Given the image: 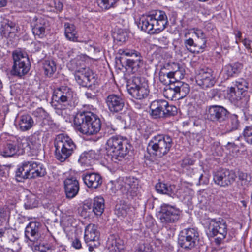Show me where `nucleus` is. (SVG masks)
Segmentation results:
<instances>
[{
    "instance_id": "nucleus-24",
    "label": "nucleus",
    "mask_w": 252,
    "mask_h": 252,
    "mask_svg": "<svg viewBox=\"0 0 252 252\" xmlns=\"http://www.w3.org/2000/svg\"><path fill=\"white\" fill-rule=\"evenodd\" d=\"M19 140L14 138L8 140L1 150V154L5 157H10L15 155L19 149Z\"/></svg>"
},
{
    "instance_id": "nucleus-62",
    "label": "nucleus",
    "mask_w": 252,
    "mask_h": 252,
    "mask_svg": "<svg viewBox=\"0 0 252 252\" xmlns=\"http://www.w3.org/2000/svg\"><path fill=\"white\" fill-rule=\"evenodd\" d=\"M117 128L113 125L110 124L107 125L105 127V132L108 134H112L116 130Z\"/></svg>"
},
{
    "instance_id": "nucleus-64",
    "label": "nucleus",
    "mask_w": 252,
    "mask_h": 252,
    "mask_svg": "<svg viewBox=\"0 0 252 252\" xmlns=\"http://www.w3.org/2000/svg\"><path fill=\"white\" fill-rule=\"evenodd\" d=\"M54 7L58 11H61L63 7V3L61 0H54Z\"/></svg>"
},
{
    "instance_id": "nucleus-44",
    "label": "nucleus",
    "mask_w": 252,
    "mask_h": 252,
    "mask_svg": "<svg viewBox=\"0 0 252 252\" xmlns=\"http://www.w3.org/2000/svg\"><path fill=\"white\" fill-rule=\"evenodd\" d=\"M64 189H79V183L76 177H71L64 181Z\"/></svg>"
},
{
    "instance_id": "nucleus-46",
    "label": "nucleus",
    "mask_w": 252,
    "mask_h": 252,
    "mask_svg": "<svg viewBox=\"0 0 252 252\" xmlns=\"http://www.w3.org/2000/svg\"><path fill=\"white\" fill-rule=\"evenodd\" d=\"M125 189H138L139 188V181L135 178H128L125 183Z\"/></svg>"
},
{
    "instance_id": "nucleus-21",
    "label": "nucleus",
    "mask_w": 252,
    "mask_h": 252,
    "mask_svg": "<svg viewBox=\"0 0 252 252\" xmlns=\"http://www.w3.org/2000/svg\"><path fill=\"white\" fill-rule=\"evenodd\" d=\"M41 224L36 221L30 222L26 227L25 230V237L32 242L38 240Z\"/></svg>"
},
{
    "instance_id": "nucleus-48",
    "label": "nucleus",
    "mask_w": 252,
    "mask_h": 252,
    "mask_svg": "<svg viewBox=\"0 0 252 252\" xmlns=\"http://www.w3.org/2000/svg\"><path fill=\"white\" fill-rule=\"evenodd\" d=\"M117 1L118 0H97L98 5L105 10L113 7Z\"/></svg>"
},
{
    "instance_id": "nucleus-61",
    "label": "nucleus",
    "mask_w": 252,
    "mask_h": 252,
    "mask_svg": "<svg viewBox=\"0 0 252 252\" xmlns=\"http://www.w3.org/2000/svg\"><path fill=\"white\" fill-rule=\"evenodd\" d=\"M79 190H65L66 197L68 199H72L78 193Z\"/></svg>"
},
{
    "instance_id": "nucleus-39",
    "label": "nucleus",
    "mask_w": 252,
    "mask_h": 252,
    "mask_svg": "<svg viewBox=\"0 0 252 252\" xmlns=\"http://www.w3.org/2000/svg\"><path fill=\"white\" fill-rule=\"evenodd\" d=\"M184 230H185L188 238L189 239L190 243L192 244L194 248L196 242L199 240V233L197 229L195 228H188L184 229Z\"/></svg>"
},
{
    "instance_id": "nucleus-57",
    "label": "nucleus",
    "mask_w": 252,
    "mask_h": 252,
    "mask_svg": "<svg viewBox=\"0 0 252 252\" xmlns=\"http://www.w3.org/2000/svg\"><path fill=\"white\" fill-rule=\"evenodd\" d=\"M125 192H123L124 197L128 199H131L137 195L136 191L135 190H124Z\"/></svg>"
},
{
    "instance_id": "nucleus-60",
    "label": "nucleus",
    "mask_w": 252,
    "mask_h": 252,
    "mask_svg": "<svg viewBox=\"0 0 252 252\" xmlns=\"http://www.w3.org/2000/svg\"><path fill=\"white\" fill-rule=\"evenodd\" d=\"M8 217L6 212L0 210V226L2 225L5 222L7 221Z\"/></svg>"
},
{
    "instance_id": "nucleus-27",
    "label": "nucleus",
    "mask_w": 252,
    "mask_h": 252,
    "mask_svg": "<svg viewBox=\"0 0 252 252\" xmlns=\"http://www.w3.org/2000/svg\"><path fill=\"white\" fill-rule=\"evenodd\" d=\"M96 158L97 155L94 151L90 150L84 152L80 156L78 162L82 166L89 167L94 163Z\"/></svg>"
},
{
    "instance_id": "nucleus-52",
    "label": "nucleus",
    "mask_w": 252,
    "mask_h": 252,
    "mask_svg": "<svg viewBox=\"0 0 252 252\" xmlns=\"http://www.w3.org/2000/svg\"><path fill=\"white\" fill-rule=\"evenodd\" d=\"M237 90L242 92L243 94L245 92L246 89L248 88V83L244 79H239L236 81L235 84Z\"/></svg>"
},
{
    "instance_id": "nucleus-63",
    "label": "nucleus",
    "mask_w": 252,
    "mask_h": 252,
    "mask_svg": "<svg viewBox=\"0 0 252 252\" xmlns=\"http://www.w3.org/2000/svg\"><path fill=\"white\" fill-rule=\"evenodd\" d=\"M161 47H165L169 43V41L165 36H160L157 38Z\"/></svg>"
},
{
    "instance_id": "nucleus-35",
    "label": "nucleus",
    "mask_w": 252,
    "mask_h": 252,
    "mask_svg": "<svg viewBox=\"0 0 252 252\" xmlns=\"http://www.w3.org/2000/svg\"><path fill=\"white\" fill-rule=\"evenodd\" d=\"M175 84L177 91V99H182L186 96L190 91L189 86L183 82H177Z\"/></svg>"
},
{
    "instance_id": "nucleus-54",
    "label": "nucleus",
    "mask_w": 252,
    "mask_h": 252,
    "mask_svg": "<svg viewBox=\"0 0 252 252\" xmlns=\"http://www.w3.org/2000/svg\"><path fill=\"white\" fill-rule=\"evenodd\" d=\"M134 252H155L151 246L144 244L140 245L135 250Z\"/></svg>"
},
{
    "instance_id": "nucleus-19",
    "label": "nucleus",
    "mask_w": 252,
    "mask_h": 252,
    "mask_svg": "<svg viewBox=\"0 0 252 252\" xmlns=\"http://www.w3.org/2000/svg\"><path fill=\"white\" fill-rule=\"evenodd\" d=\"M32 32L35 37L43 38L46 36L48 30L49 24L47 20L41 17H35L32 23Z\"/></svg>"
},
{
    "instance_id": "nucleus-56",
    "label": "nucleus",
    "mask_w": 252,
    "mask_h": 252,
    "mask_svg": "<svg viewBox=\"0 0 252 252\" xmlns=\"http://www.w3.org/2000/svg\"><path fill=\"white\" fill-rule=\"evenodd\" d=\"M8 233V240L10 242L14 243L18 239V234L15 230L10 229Z\"/></svg>"
},
{
    "instance_id": "nucleus-33",
    "label": "nucleus",
    "mask_w": 252,
    "mask_h": 252,
    "mask_svg": "<svg viewBox=\"0 0 252 252\" xmlns=\"http://www.w3.org/2000/svg\"><path fill=\"white\" fill-rule=\"evenodd\" d=\"M105 208V201L101 196L94 197L92 207L93 212L97 216H100L103 214Z\"/></svg>"
},
{
    "instance_id": "nucleus-41",
    "label": "nucleus",
    "mask_w": 252,
    "mask_h": 252,
    "mask_svg": "<svg viewBox=\"0 0 252 252\" xmlns=\"http://www.w3.org/2000/svg\"><path fill=\"white\" fill-rule=\"evenodd\" d=\"M184 75L185 70L182 67H181L173 73L166 74V77L169 79L170 83H176L177 82H180V80L184 78Z\"/></svg>"
},
{
    "instance_id": "nucleus-30",
    "label": "nucleus",
    "mask_w": 252,
    "mask_h": 252,
    "mask_svg": "<svg viewBox=\"0 0 252 252\" xmlns=\"http://www.w3.org/2000/svg\"><path fill=\"white\" fill-rule=\"evenodd\" d=\"M34 125V121L32 116L28 114L22 115L19 118L18 126L22 131L30 129Z\"/></svg>"
},
{
    "instance_id": "nucleus-40",
    "label": "nucleus",
    "mask_w": 252,
    "mask_h": 252,
    "mask_svg": "<svg viewBox=\"0 0 252 252\" xmlns=\"http://www.w3.org/2000/svg\"><path fill=\"white\" fill-rule=\"evenodd\" d=\"M175 84L171 83L169 85H166L163 90L164 95L168 99H177V92Z\"/></svg>"
},
{
    "instance_id": "nucleus-31",
    "label": "nucleus",
    "mask_w": 252,
    "mask_h": 252,
    "mask_svg": "<svg viewBox=\"0 0 252 252\" xmlns=\"http://www.w3.org/2000/svg\"><path fill=\"white\" fill-rule=\"evenodd\" d=\"M107 245L110 252H121L124 249L123 241L113 236L108 238Z\"/></svg>"
},
{
    "instance_id": "nucleus-1",
    "label": "nucleus",
    "mask_w": 252,
    "mask_h": 252,
    "mask_svg": "<svg viewBox=\"0 0 252 252\" xmlns=\"http://www.w3.org/2000/svg\"><path fill=\"white\" fill-rule=\"evenodd\" d=\"M168 24L165 12L154 10L142 15L139 19L138 27L149 34H157L162 31Z\"/></svg>"
},
{
    "instance_id": "nucleus-47",
    "label": "nucleus",
    "mask_w": 252,
    "mask_h": 252,
    "mask_svg": "<svg viewBox=\"0 0 252 252\" xmlns=\"http://www.w3.org/2000/svg\"><path fill=\"white\" fill-rule=\"evenodd\" d=\"M113 38L118 42L124 43L128 39L127 33L123 30H118L114 33Z\"/></svg>"
},
{
    "instance_id": "nucleus-28",
    "label": "nucleus",
    "mask_w": 252,
    "mask_h": 252,
    "mask_svg": "<svg viewBox=\"0 0 252 252\" xmlns=\"http://www.w3.org/2000/svg\"><path fill=\"white\" fill-rule=\"evenodd\" d=\"M184 45L188 51L192 53H200L204 51L205 47L199 41H195L191 38L185 39L184 42Z\"/></svg>"
},
{
    "instance_id": "nucleus-49",
    "label": "nucleus",
    "mask_w": 252,
    "mask_h": 252,
    "mask_svg": "<svg viewBox=\"0 0 252 252\" xmlns=\"http://www.w3.org/2000/svg\"><path fill=\"white\" fill-rule=\"evenodd\" d=\"M243 135L247 143L252 145V125L246 126Z\"/></svg>"
},
{
    "instance_id": "nucleus-14",
    "label": "nucleus",
    "mask_w": 252,
    "mask_h": 252,
    "mask_svg": "<svg viewBox=\"0 0 252 252\" xmlns=\"http://www.w3.org/2000/svg\"><path fill=\"white\" fill-rule=\"evenodd\" d=\"M196 82L202 89L213 87L216 82L213 71L209 68L200 69L196 76Z\"/></svg>"
},
{
    "instance_id": "nucleus-29",
    "label": "nucleus",
    "mask_w": 252,
    "mask_h": 252,
    "mask_svg": "<svg viewBox=\"0 0 252 252\" xmlns=\"http://www.w3.org/2000/svg\"><path fill=\"white\" fill-rule=\"evenodd\" d=\"M226 123L223 126L225 133H230L237 130L240 126V122L236 114H229Z\"/></svg>"
},
{
    "instance_id": "nucleus-5",
    "label": "nucleus",
    "mask_w": 252,
    "mask_h": 252,
    "mask_svg": "<svg viewBox=\"0 0 252 252\" xmlns=\"http://www.w3.org/2000/svg\"><path fill=\"white\" fill-rule=\"evenodd\" d=\"M174 144L173 138L167 134H157L150 140L147 150L158 158L166 155Z\"/></svg>"
},
{
    "instance_id": "nucleus-53",
    "label": "nucleus",
    "mask_w": 252,
    "mask_h": 252,
    "mask_svg": "<svg viewBox=\"0 0 252 252\" xmlns=\"http://www.w3.org/2000/svg\"><path fill=\"white\" fill-rule=\"evenodd\" d=\"M169 71L166 74H171L179 69L181 67L179 63L175 62L168 63L165 67Z\"/></svg>"
},
{
    "instance_id": "nucleus-38",
    "label": "nucleus",
    "mask_w": 252,
    "mask_h": 252,
    "mask_svg": "<svg viewBox=\"0 0 252 252\" xmlns=\"http://www.w3.org/2000/svg\"><path fill=\"white\" fill-rule=\"evenodd\" d=\"M42 64L44 74L48 77L52 76L56 71V64L53 60H45Z\"/></svg>"
},
{
    "instance_id": "nucleus-16",
    "label": "nucleus",
    "mask_w": 252,
    "mask_h": 252,
    "mask_svg": "<svg viewBox=\"0 0 252 252\" xmlns=\"http://www.w3.org/2000/svg\"><path fill=\"white\" fill-rule=\"evenodd\" d=\"M95 74L89 68L79 71L75 74L78 84L84 87H88L99 83Z\"/></svg>"
},
{
    "instance_id": "nucleus-11",
    "label": "nucleus",
    "mask_w": 252,
    "mask_h": 252,
    "mask_svg": "<svg viewBox=\"0 0 252 252\" xmlns=\"http://www.w3.org/2000/svg\"><path fill=\"white\" fill-rule=\"evenodd\" d=\"M13 65L11 74L20 77L26 74L30 69V63L28 57L23 55L21 52L15 51L12 53Z\"/></svg>"
},
{
    "instance_id": "nucleus-17",
    "label": "nucleus",
    "mask_w": 252,
    "mask_h": 252,
    "mask_svg": "<svg viewBox=\"0 0 252 252\" xmlns=\"http://www.w3.org/2000/svg\"><path fill=\"white\" fill-rule=\"evenodd\" d=\"M105 102L109 111L112 114L121 113L125 105L123 97L115 94L108 95L105 98Z\"/></svg>"
},
{
    "instance_id": "nucleus-45",
    "label": "nucleus",
    "mask_w": 252,
    "mask_h": 252,
    "mask_svg": "<svg viewBox=\"0 0 252 252\" xmlns=\"http://www.w3.org/2000/svg\"><path fill=\"white\" fill-rule=\"evenodd\" d=\"M99 84L98 83L88 87L87 88L92 91V92L89 91H87L85 94L86 97L89 99H94L96 98V94L99 91Z\"/></svg>"
},
{
    "instance_id": "nucleus-59",
    "label": "nucleus",
    "mask_w": 252,
    "mask_h": 252,
    "mask_svg": "<svg viewBox=\"0 0 252 252\" xmlns=\"http://www.w3.org/2000/svg\"><path fill=\"white\" fill-rule=\"evenodd\" d=\"M157 191L159 194H166L172 198H174L177 196L176 193L174 192V190H157Z\"/></svg>"
},
{
    "instance_id": "nucleus-4",
    "label": "nucleus",
    "mask_w": 252,
    "mask_h": 252,
    "mask_svg": "<svg viewBox=\"0 0 252 252\" xmlns=\"http://www.w3.org/2000/svg\"><path fill=\"white\" fill-rule=\"evenodd\" d=\"M54 144L55 147V158L61 162H64L67 160L76 148L73 141L64 134L57 135Z\"/></svg>"
},
{
    "instance_id": "nucleus-8",
    "label": "nucleus",
    "mask_w": 252,
    "mask_h": 252,
    "mask_svg": "<svg viewBox=\"0 0 252 252\" xmlns=\"http://www.w3.org/2000/svg\"><path fill=\"white\" fill-rule=\"evenodd\" d=\"M150 115L154 119L166 118L177 114L175 106L169 105L165 100L157 99L153 101L150 105Z\"/></svg>"
},
{
    "instance_id": "nucleus-51",
    "label": "nucleus",
    "mask_w": 252,
    "mask_h": 252,
    "mask_svg": "<svg viewBox=\"0 0 252 252\" xmlns=\"http://www.w3.org/2000/svg\"><path fill=\"white\" fill-rule=\"evenodd\" d=\"M227 91L228 93L230 94L231 96L232 97L233 100L239 101L241 100H242L244 99L245 101L247 102V98L244 96H243V98L241 96H238L237 97H234V96L237 95V94H241L242 95H243V93L242 92L239 90H238V91L236 92V88L235 87H231L230 88H228Z\"/></svg>"
},
{
    "instance_id": "nucleus-23",
    "label": "nucleus",
    "mask_w": 252,
    "mask_h": 252,
    "mask_svg": "<svg viewBox=\"0 0 252 252\" xmlns=\"http://www.w3.org/2000/svg\"><path fill=\"white\" fill-rule=\"evenodd\" d=\"M19 29V26L15 22L6 19L2 24L0 33L6 38L13 37L15 36Z\"/></svg>"
},
{
    "instance_id": "nucleus-15",
    "label": "nucleus",
    "mask_w": 252,
    "mask_h": 252,
    "mask_svg": "<svg viewBox=\"0 0 252 252\" xmlns=\"http://www.w3.org/2000/svg\"><path fill=\"white\" fill-rule=\"evenodd\" d=\"M180 216V210L173 206L164 204L161 207L159 218L162 223H174Z\"/></svg>"
},
{
    "instance_id": "nucleus-58",
    "label": "nucleus",
    "mask_w": 252,
    "mask_h": 252,
    "mask_svg": "<svg viewBox=\"0 0 252 252\" xmlns=\"http://www.w3.org/2000/svg\"><path fill=\"white\" fill-rule=\"evenodd\" d=\"M46 111L42 108H38L32 113V114L36 117L42 118L45 116Z\"/></svg>"
},
{
    "instance_id": "nucleus-10",
    "label": "nucleus",
    "mask_w": 252,
    "mask_h": 252,
    "mask_svg": "<svg viewBox=\"0 0 252 252\" xmlns=\"http://www.w3.org/2000/svg\"><path fill=\"white\" fill-rule=\"evenodd\" d=\"M52 98L60 104H63V109L74 107L77 104V98L73 90L67 86H61L56 89Z\"/></svg>"
},
{
    "instance_id": "nucleus-42",
    "label": "nucleus",
    "mask_w": 252,
    "mask_h": 252,
    "mask_svg": "<svg viewBox=\"0 0 252 252\" xmlns=\"http://www.w3.org/2000/svg\"><path fill=\"white\" fill-rule=\"evenodd\" d=\"M34 191L27 195V200L24 203V207L26 209H32L38 206V200L36 199V195Z\"/></svg>"
},
{
    "instance_id": "nucleus-37",
    "label": "nucleus",
    "mask_w": 252,
    "mask_h": 252,
    "mask_svg": "<svg viewBox=\"0 0 252 252\" xmlns=\"http://www.w3.org/2000/svg\"><path fill=\"white\" fill-rule=\"evenodd\" d=\"M178 244L183 249L187 250H191L194 247L190 241L187 234L185 230H182L179 235L178 237Z\"/></svg>"
},
{
    "instance_id": "nucleus-18",
    "label": "nucleus",
    "mask_w": 252,
    "mask_h": 252,
    "mask_svg": "<svg viewBox=\"0 0 252 252\" xmlns=\"http://www.w3.org/2000/svg\"><path fill=\"white\" fill-rule=\"evenodd\" d=\"M235 179L234 173L226 169H220L214 173L213 177L215 183L223 187L231 184Z\"/></svg>"
},
{
    "instance_id": "nucleus-50",
    "label": "nucleus",
    "mask_w": 252,
    "mask_h": 252,
    "mask_svg": "<svg viewBox=\"0 0 252 252\" xmlns=\"http://www.w3.org/2000/svg\"><path fill=\"white\" fill-rule=\"evenodd\" d=\"M194 34L197 37V39L196 40L199 41V42H200V44H202L203 46L206 48L207 38L204 32L200 29H196L194 30Z\"/></svg>"
},
{
    "instance_id": "nucleus-55",
    "label": "nucleus",
    "mask_w": 252,
    "mask_h": 252,
    "mask_svg": "<svg viewBox=\"0 0 252 252\" xmlns=\"http://www.w3.org/2000/svg\"><path fill=\"white\" fill-rule=\"evenodd\" d=\"M11 166L9 165H1L0 164V178L6 177L9 174Z\"/></svg>"
},
{
    "instance_id": "nucleus-26",
    "label": "nucleus",
    "mask_w": 252,
    "mask_h": 252,
    "mask_svg": "<svg viewBox=\"0 0 252 252\" xmlns=\"http://www.w3.org/2000/svg\"><path fill=\"white\" fill-rule=\"evenodd\" d=\"M86 57L83 55H78L71 59L68 63L67 66L69 70L78 72L81 70L88 68L85 65Z\"/></svg>"
},
{
    "instance_id": "nucleus-6",
    "label": "nucleus",
    "mask_w": 252,
    "mask_h": 252,
    "mask_svg": "<svg viewBox=\"0 0 252 252\" xmlns=\"http://www.w3.org/2000/svg\"><path fill=\"white\" fill-rule=\"evenodd\" d=\"M46 174V169L40 163L34 161H24L16 170V177L17 181H21L23 179L43 177Z\"/></svg>"
},
{
    "instance_id": "nucleus-22",
    "label": "nucleus",
    "mask_w": 252,
    "mask_h": 252,
    "mask_svg": "<svg viewBox=\"0 0 252 252\" xmlns=\"http://www.w3.org/2000/svg\"><path fill=\"white\" fill-rule=\"evenodd\" d=\"M82 178L84 184L89 188L96 189L102 183V177L97 173H83Z\"/></svg>"
},
{
    "instance_id": "nucleus-7",
    "label": "nucleus",
    "mask_w": 252,
    "mask_h": 252,
    "mask_svg": "<svg viewBox=\"0 0 252 252\" xmlns=\"http://www.w3.org/2000/svg\"><path fill=\"white\" fill-rule=\"evenodd\" d=\"M119 53L121 55L120 62L124 60L126 68L133 73L138 72L144 64L143 57L141 53L135 49H120Z\"/></svg>"
},
{
    "instance_id": "nucleus-9",
    "label": "nucleus",
    "mask_w": 252,
    "mask_h": 252,
    "mask_svg": "<svg viewBox=\"0 0 252 252\" xmlns=\"http://www.w3.org/2000/svg\"><path fill=\"white\" fill-rule=\"evenodd\" d=\"M127 89L133 98L138 100L145 99L149 93L148 84L145 79L138 76H133L127 82Z\"/></svg>"
},
{
    "instance_id": "nucleus-36",
    "label": "nucleus",
    "mask_w": 252,
    "mask_h": 252,
    "mask_svg": "<svg viewBox=\"0 0 252 252\" xmlns=\"http://www.w3.org/2000/svg\"><path fill=\"white\" fill-rule=\"evenodd\" d=\"M130 206L125 201L120 200L115 205V213L118 217H125L128 214Z\"/></svg>"
},
{
    "instance_id": "nucleus-3",
    "label": "nucleus",
    "mask_w": 252,
    "mask_h": 252,
    "mask_svg": "<svg viewBox=\"0 0 252 252\" xmlns=\"http://www.w3.org/2000/svg\"><path fill=\"white\" fill-rule=\"evenodd\" d=\"M130 148L128 140L120 136H113L107 141L108 157L115 163L122 161L128 154Z\"/></svg>"
},
{
    "instance_id": "nucleus-20",
    "label": "nucleus",
    "mask_w": 252,
    "mask_h": 252,
    "mask_svg": "<svg viewBox=\"0 0 252 252\" xmlns=\"http://www.w3.org/2000/svg\"><path fill=\"white\" fill-rule=\"evenodd\" d=\"M99 233L97 230V226L94 224L88 225L85 230L84 240L87 246L89 247V250L92 252L94 250V247L96 246L95 242L98 240Z\"/></svg>"
},
{
    "instance_id": "nucleus-34",
    "label": "nucleus",
    "mask_w": 252,
    "mask_h": 252,
    "mask_svg": "<svg viewBox=\"0 0 252 252\" xmlns=\"http://www.w3.org/2000/svg\"><path fill=\"white\" fill-rule=\"evenodd\" d=\"M242 68L243 65L242 63L236 62L226 65L224 67V70L228 77H234L238 75L241 72Z\"/></svg>"
},
{
    "instance_id": "nucleus-25",
    "label": "nucleus",
    "mask_w": 252,
    "mask_h": 252,
    "mask_svg": "<svg viewBox=\"0 0 252 252\" xmlns=\"http://www.w3.org/2000/svg\"><path fill=\"white\" fill-rule=\"evenodd\" d=\"M64 34L66 38L69 41L87 43V40L79 39L77 31L74 25L69 23H65L64 25Z\"/></svg>"
},
{
    "instance_id": "nucleus-32",
    "label": "nucleus",
    "mask_w": 252,
    "mask_h": 252,
    "mask_svg": "<svg viewBox=\"0 0 252 252\" xmlns=\"http://www.w3.org/2000/svg\"><path fill=\"white\" fill-rule=\"evenodd\" d=\"M29 143H25L27 145H29L30 151L33 154H36L38 150L41 147V142L39 138V133L38 132L34 133L29 138Z\"/></svg>"
},
{
    "instance_id": "nucleus-12",
    "label": "nucleus",
    "mask_w": 252,
    "mask_h": 252,
    "mask_svg": "<svg viewBox=\"0 0 252 252\" xmlns=\"http://www.w3.org/2000/svg\"><path fill=\"white\" fill-rule=\"evenodd\" d=\"M209 229L211 236L219 235L215 239V242L217 245H220L227 234V227L225 221L221 218L212 219L210 222Z\"/></svg>"
},
{
    "instance_id": "nucleus-13",
    "label": "nucleus",
    "mask_w": 252,
    "mask_h": 252,
    "mask_svg": "<svg viewBox=\"0 0 252 252\" xmlns=\"http://www.w3.org/2000/svg\"><path fill=\"white\" fill-rule=\"evenodd\" d=\"M207 114L208 119L211 121L221 123L227 120L230 112L222 106L213 105L207 107Z\"/></svg>"
},
{
    "instance_id": "nucleus-2",
    "label": "nucleus",
    "mask_w": 252,
    "mask_h": 252,
    "mask_svg": "<svg viewBox=\"0 0 252 252\" xmlns=\"http://www.w3.org/2000/svg\"><path fill=\"white\" fill-rule=\"evenodd\" d=\"M75 129L80 133L92 135L98 133L101 128V121L99 117L91 112L78 113L74 119Z\"/></svg>"
},
{
    "instance_id": "nucleus-43",
    "label": "nucleus",
    "mask_w": 252,
    "mask_h": 252,
    "mask_svg": "<svg viewBox=\"0 0 252 252\" xmlns=\"http://www.w3.org/2000/svg\"><path fill=\"white\" fill-rule=\"evenodd\" d=\"M54 250V247L52 244L44 242L35 245L33 247L34 252H53Z\"/></svg>"
}]
</instances>
